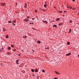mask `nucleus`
<instances>
[{
	"instance_id": "obj_1",
	"label": "nucleus",
	"mask_w": 79,
	"mask_h": 79,
	"mask_svg": "<svg viewBox=\"0 0 79 79\" xmlns=\"http://www.w3.org/2000/svg\"><path fill=\"white\" fill-rule=\"evenodd\" d=\"M6 4L5 3H1V5L2 6H5Z\"/></svg>"
},
{
	"instance_id": "obj_2",
	"label": "nucleus",
	"mask_w": 79,
	"mask_h": 79,
	"mask_svg": "<svg viewBox=\"0 0 79 79\" xmlns=\"http://www.w3.org/2000/svg\"><path fill=\"white\" fill-rule=\"evenodd\" d=\"M29 20L28 19H25L24 20V21H26V22H28V21H29Z\"/></svg>"
},
{
	"instance_id": "obj_3",
	"label": "nucleus",
	"mask_w": 79,
	"mask_h": 79,
	"mask_svg": "<svg viewBox=\"0 0 79 79\" xmlns=\"http://www.w3.org/2000/svg\"><path fill=\"white\" fill-rule=\"evenodd\" d=\"M19 62V60H17L16 61V63L17 64H19V63H18V62Z\"/></svg>"
},
{
	"instance_id": "obj_4",
	"label": "nucleus",
	"mask_w": 79,
	"mask_h": 79,
	"mask_svg": "<svg viewBox=\"0 0 79 79\" xmlns=\"http://www.w3.org/2000/svg\"><path fill=\"white\" fill-rule=\"evenodd\" d=\"M71 55V53H69L68 54H67L66 55V56H69V55Z\"/></svg>"
},
{
	"instance_id": "obj_5",
	"label": "nucleus",
	"mask_w": 79,
	"mask_h": 79,
	"mask_svg": "<svg viewBox=\"0 0 79 79\" xmlns=\"http://www.w3.org/2000/svg\"><path fill=\"white\" fill-rule=\"evenodd\" d=\"M43 22H44V23H46V24H47V23H48V22H47V21H44V20H43Z\"/></svg>"
},
{
	"instance_id": "obj_6",
	"label": "nucleus",
	"mask_w": 79,
	"mask_h": 79,
	"mask_svg": "<svg viewBox=\"0 0 79 79\" xmlns=\"http://www.w3.org/2000/svg\"><path fill=\"white\" fill-rule=\"evenodd\" d=\"M55 73H56V74H60V73H59L58 72H56V71H55Z\"/></svg>"
},
{
	"instance_id": "obj_7",
	"label": "nucleus",
	"mask_w": 79,
	"mask_h": 79,
	"mask_svg": "<svg viewBox=\"0 0 79 79\" xmlns=\"http://www.w3.org/2000/svg\"><path fill=\"white\" fill-rule=\"evenodd\" d=\"M26 6H27V5L26 4H25L24 6V8H26Z\"/></svg>"
},
{
	"instance_id": "obj_8",
	"label": "nucleus",
	"mask_w": 79,
	"mask_h": 79,
	"mask_svg": "<svg viewBox=\"0 0 79 79\" xmlns=\"http://www.w3.org/2000/svg\"><path fill=\"white\" fill-rule=\"evenodd\" d=\"M69 32H68V33H71V29H69Z\"/></svg>"
},
{
	"instance_id": "obj_9",
	"label": "nucleus",
	"mask_w": 79,
	"mask_h": 79,
	"mask_svg": "<svg viewBox=\"0 0 79 79\" xmlns=\"http://www.w3.org/2000/svg\"><path fill=\"white\" fill-rule=\"evenodd\" d=\"M58 20H60V19H59V18H57V19H56V21H58Z\"/></svg>"
},
{
	"instance_id": "obj_10",
	"label": "nucleus",
	"mask_w": 79,
	"mask_h": 79,
	"mask_svg": "<svg viewBox=\"0 0 79 79\" xmlns=\"http://www.w3.org/2000/svg\"><path fill=\"white\" fill-rule=\"evenodd\" d=\"M3 31L4 32H5V31H6V29H5L4 28H3Z\"/></svg>"
},
{
	"instance_id": "obj_11",
	"label": "nucleus",
	"mask_w": 79,
	"mask_h": 79,
	"mask_svg": "<svg viewBox=\"0 0 79 79\" xmlns=\"http://www.w3.org/2000/svg\"><path fill=\"white\" fill-rule=\"evenodd\" d=\"M8 37H9V36H8V35H7L6 36V38L8 39Z\"/></svg>"
},
{
	"instance_id": "obj_12",
	"label": "nucleus",
	"mask_w": 79,
	"mask_h": 79,
	"mask_svg": "<svg viewBox=\"0 0 79 79\" xmlns=\"http://www.w3.org/2000/svg\"><path fill=\"white\" fill-rule=\"evenodd\" d=\"M47 6V4H45L44 5V6L45 8H46V6Z\"/></svg>"
},
{
	"instance_id": "obj_13",
	"label": "nucleus",
	"mask_w": 79,
	"mask_h": 79,
	"mask_svg": "<svg viewBox=\"0 0 79 79\" xmlns=\"http://www.w3.org/2000/svg\"><path fill=\"white\" fill-rule=\"evenodd\" d=\"M62 24H63V23H59V26H61V25H62Z\"/></svg>"
},
{
	"instance_id": "obj_14",
	"label": "nucleus",
	"mask_w": 79,
	"mask_h": 79,
	"mask_svg": "<svg viewBox=\"0 0 79 79\" xmlns=\"http://www.w3.org/2000/svg\"><path fill=\"white\" fill-rule=\"evenodd\" d=\"M37 43H38V44H40L41 42L40 41H37Z\"/></svg>"
},
{
	"instance_id": "obj_15",
	"label": "nucleus",
	"mask_w": 79,
	"mask_h": 79,
	"mask_svg": "<svg viewBox=\"0 0 79 79\" xmlns=\"http://www.w3.org/2000/svg\"><path fill=\"white\" fill-rule=\"evenodd\" d=\"M8 50H10L11 49V47H8Z\"/></svg>"
},
{
	"instance_id": "obj_16",
	"label": "nucleus",
	"mask_w": 79,
	"mask_h": 79,
	"mask_svg": "<svg viewBox=\"0 0 79 79\" xmlns=\"http://www.w3.org/2000/svg\"><path fill=\"white\" fill-rule=\"evenodd\" d=\"M53 27H56V25H54L53 26Z\"/></svg>"
},
{
	"instance_id": "obj_17",
	"label": "nucleus",
	"mask_w": 79,
	"mask_h": 79,
	"mask_svg": "<svg viewBox=\"0 0 79 79\" xmlns=\"http://www.w3.org/2000/svg\"><path fill=\"white\" fill-rule=\"evenodd\" d=\"M35 72H38V70H37V69H36L35 70Z\"/></svg>"
},
{
	"instance_id": "obj_18",
	"label": "nucleus",
	"mask_w": 79,
	"mask_h": 79,
	"mask_svg": "<svg viewBox=\"0 0 79 79\" xmlns=\"http://www.w3.org/2000/svg\"><path fill=\"white\" fill-rule=\"evenodd\" d=\"M34 11H35V13H37V10H34Z\"/></svg>"
},
{
	"instance_id": "obj_19",
	"label": "nucleus",
	"mask_w": 79,
	"mask_h": 79,
	"mask_svg": "<svg viewBox=\"0 0 79 79\" xmlns=\"http://www.w3.org/2000/svg\"><path fill=\"white\" fill-rule=\"evenodd\" d=\"M13 23H16V20H14V21H13Z\"/></svg>"
},
{
	"instance_id": "obj_20",
	"label": "nucleus",
	"mask_w": 79,
	"mask_h": 79,
	"mask_svg": "<svg viewBox=\"0 0 79 79\" xmlns=\"http://www.w3.org/2000/svg\"><path fill=\"white\" fill-rule=\"evenodd\" d=\"M70 44V43H69V42H68L67 43V44L68 45H69Z\"/></svg>"
},
{
	"instance_id": "obj_21",
	"label": "nucleus",
	"mask_w": 79,
	"mask_h": 79,
	"mask_svg": "<svg viewBox=\"0 0 79 79\" xmlns=\"http://www.w3.org/2000/svg\"><path fill=\"white\" fill-rule=\"evenodd\" d=\"M31 71H32V72H34V69H32L31 70Z\"/></svg>"
},
{
	"instance_id": "obj_22",
	"label": "nucleus",
	"mask_w": 79,
	"mask_h": 79,
	"mask_svg": "<svg viewBox=\"0 0 79 79\" xmlns=\"http://www.w3.org/2000/svg\"><path fill=\"white\" fill-rule=\"evenodd\" d=\"M69 8H70V9H72V8H73V7H69Z\"/></svg>"
},
{
	"instance_id": "obj_23",
	"label": "nucleus",
	"mask_w": 79,
	"mask_h": 79,
	"mask_svg": "<svg viewBox=\"0 0 79 79\" xmlns=\"http://www.w3.org/2000/svg\"><path fill=\"white\" fill-rule=\"evenodd\" d=\"M8 23H11V21H8Z\"/></svg>"
},
{
	"instance_id": "obj_24",
	"label": "nucleus",
	"mask_w": 79,
	"mask_h": 79,
	"mask_svg": "<svg viewBox=\"0 0 79 79\" xmlns=\"http://www.w3.org/2000/svg\"><path fill=\"white\" fill-rule=\"evenodd\" d=\"M59 13H62V11H59Z\"/></svg>"
},
{
	"instance_id": "obj_25",
	"label": "nucleus",
	"mask_w": 79,
	"mask_h": 79,
	"mask_svg": "<svg viewBox=\"0 0 79 79\" xmlns=\"http://www.w3.org/2000/svg\"><path fill=\"white\" fill-rule=\"evenodd\" d=\"M73 9H72V10H75L76 8H73Z\"/></svg>"
},
{
	"instance_id": "obj_26",
	"label": "nucleus",
	"mask_w": 79,
	"mask_h": 79,
	"mask_svg": "<svg viewBox=\"0 0 79 79\" xmlns=\"http://www.w3.org/2000/svg\"><path fill=\"white\" fill-rule=\"evenodd\" d=\"M42 71H43V72H44V73L45 72V70H42Z\"/></svg>"
},
{
	"instance_id": "obj_27",
	"label": "nucleus",
	"mask_w": 79,
	"mask_h": 79,
	"mask_svg": "<svg viewBox=\"0 0 79 79\" xmlns=\"http://www.w3.org/2000/svg\"><path fill=\"white\" fill-rule=\"evenodd\" d=\"M11 47H13V45L12 44L11 45Z\"/></svg>"
},
{
	"instance_id": "obj_28",
	"label": "nucleus",
	"mask_w": 79,
	"mask_h": 79,
	"mask_svg": "<svg viewBox=\"0 0 79 79\" xmlns=\"http://www.w3.org/2000/svg\"><path fill=\"white\" fill-rule=\"evenodd\" d=\"M41 10H42V11H44V10L42 9H41Z\"/></svg>"
},
{
	"instance_id": "obj_29",
	"label": "nucleus",
	"mask_w": 79,
	"mask_h": 79,
	"mask_svg": "<svg viewBox=\"0 0 79 79\" xmlns=\"http://www.w3.org/2000/svg\"><path fill=\"white\" fill-rule=\"evenodd\" d=\"M73 22V21H72V20H70V23H72Z\"/></svg>"
},
{
	"instance_id": "obj_30",
	"label": "nucleus",
	"mask_w": 79,
	"mask_h": 79,
	"mask_svg": "<svg viewBox=\"0 0 79 79\" xmlns=\"http://www.w3.org/2000/svg\"><path fill=\"white\" fill-rule=\"evenodd\" d=\"M39 76H38L37 77V79H39Z\"/></svg>"
},
{
	"instance_id": "obj_31",
	"label": "nucleus",
	"mask_w": 79,
	"mask_h": 79,
	"mask_svg": "<svg viewBox=\"0 0 79 79\" xmlns=\"http://www.w3.org/2000/svg\"><path fill=\"white\" fill-rule=\"evenodd\" d=\"M13 25H14V26H15V25H16L15 24V23H13Z\"/></svg>"
},
{
	"instance_id": "obj_32",
	"label": "nucleus",
	"mask_w": 79,
	"mask_h": 79,
	"mask_svg": "<svg viewBox=\"0 0 79 79\" xmlns=\"http://www.w3.org/2000/svg\"><path fill=\"white\" fill-rule=\"evenodd\" d=\"M27 37V36L23 37V38H26Z\"/></svg>"
},
{
	"instance_id": "obj_33",
	"label": "nucleus",
	"mask_w": 79,
	"mask_h": 79,
	"mask_svg": "<svg viewBox=\"0 0 79 79\" xmlns=\"http://www.w3.org/2000/svg\"><path fill=\"white\" fill-rule=\"evenodd\" d=\"M46 48V49H49V48Z\"/></svg>"
},
{
	"instance_id": "obj_34",
	"label": "nucleus",
	"mask_w": 79,
	"mask_h": 79,
	"mask_svg": "<svg viewBox=\"0 0 79 79\" xmlns=\"http://www.w3.org/2000/svg\"><path fill=\"white\" fill-rule=\"evenodd\" d=\"M34 19H35L34 18H32V20H34Z\"/></svg>"
},
{
	"instance_id": "obj_35",
	"label": "nucleus",
	"mask_w": 79,
	"mask_h": 79,
	"mask_svg": "<svg viewBox=\"0 0 79 79\" xmlns=\"http://www.w3.org/2000/svg\"><path fill=\"white\" fill-rule=\"evenodd\" d=\"M54 79H58V78H57V77L55 78Z\"/></svg>"
},
{
	"instance_id": "obj_36",
	"label": "nucleus",
	"mask_w": 79,
	"mask_h": 79,
	"mask_svg": "<svg viewBox=\"0 0 79 79\" xmlns=\"http://www.w3.org/2000/svg\"><path fill=\"white\" fill-rule=\"evenodd\" d=\"M27 18L28 19H29V17H27Z\"/></svg>"
},
{
	"instance_id": "obj_37",
	"label": "nucleus",
	"mask_w": 79,
	"mask_h": 79,
	"mask_svg": "<svg viewBox=\"0 0 79 79\" xmlns=\"http://www.w3.org/2000/svg\"><path fill=\"white\" fill-rule=\"evenodd\" d=\"M75 0H73V2H74V1H75Z\"/></svg>"
},
{
	"instance_id": "obj_38",
	"label": "nucleus",
	"mask_w": 79,
	"mask_h": 79,
	"mask_svg": "<svg viewBox=\"0 0 79 79\" xmlns=\"http://www.w3.org/2000/svg\"><path fill=\"white\" fill-rule=\"evenodd\" d=\"M66 11H64V13H66Z\"/></svg>"
},
{
	"instance_id": "obj_39",
	"label": "nucleus",
	"mask_w": 79,
	"mask_h": 79,
	"mask_svg": "<svg viewBox=\"0 0 79 79\" xmlns=\"http://www.w3.org/2000/svg\"><path fill=\"white\" fill-rule=\"evenodd\" d=\"M3 48H2V50H3Z\"/></svg>"
},
{
	"instance_id": "obj_40",
	"label": "nucleus",
	"mask_w": 79,
	"mask_h": 79,
	"mask_svg": "<svg viewBox=\"0 0 79 79\" xmlns=\"http://www.w3.org/2000/svg\"><path fill=\"white\" fill-rule=\"evenodd\" d=\"M18 56H20V55L18 54Z\"/></svg>"
},
{
	"instance_id": "obj_41",
	"label": "nucleus",
	"mask_w": 79,
	"mask_h": 79,
	"mask_svg": "<svg viewBox=\"0 0 79 79\" xmlns=\"http://www.w3.org/2000/svg\"><path fill=\"white\" fill-rule=\"evenodd\" d=\"M29 24H32L31 23H30Z\"/></svg>"
},
{
	"instance_id": "obj_42",
	"label": "nucleus",
	"mask_w": 79,
	"mask_h": 79,
	"mask_svg": "<svg viewBox=\"0 0 79 79\" xmlns=\"http://www.w3.org/2000/svg\"><path fill=\"white\" fill-rule=\"evenodd\" d=\"M34 24V23H31V24Z\"/></svg>"
},
{
	"instance_id": "obj_43",
	"label": "nucleus",
	"mask_w": 79,
	"mask_h": 79,
	"mask_svg": "<svg viewBox=\"0 0 79 79\" xmlns=\"http://www.w3.org/2000/svg\"><path fill=\"white\" fill-rule=\"evenodd\" d=\"M79 56V55H78V57Z\"/></svg>"
},
{
	"instance_id": "obj_44",
	"label": "nucleus",
	"mask_w": 79,
	"mask_h": 79,
	"mask_svg": "<svg viewBox=\"0 0 79 79\" xmlns=\"http://www.w3.org/2000/svg\"><path fill=\"white\" fill-rule=\"evenodd\" d=\"M9 54V52H7V54Z\"/></svg>"
},
{
	"instance_id": "obj_45",
	"label": "nucleus",
	"mask_w": 79,
	"mask_h": 79,
	"mask_svg": "<svg viewBox=\"0 0 79 79\" xmlns=\"http://www.w3.org/2000/svg\"><path fill=\"white\" fill-rule=\"evenodd\" d=\"M14 50H15H15H16V49H14Z\"/></svg>"
},
{
	"instance_id": "obj_46",
	"label": "nucleus",
	"mask_w": 79,
	"mask_h": 79,
	"mask_svg": "<svg viewBox=\"0 0 79 79\" xmlns=\"http://www.w3.org/2000/svg\"><path fill=\"white\" fill-rule=\"evenodd\" d=\"M63 16H64V15H63Z\"/></svg>"
},
{
	"instance_id": "obj_47",
	"label": "nucleus",
	"mask_w": 79,
	"mask_h": 79,
	"mask_svg": "<svg viewBox=\"0 0 79 79\" xmlns=\"http://www.w3.org/2000/svg\"><path fill=\"white\" fill-rule=\"evenodd\" d=\"M1 65H2V64H1Z\"/></svg>"
},
{
	"instance_id": "obj_48",
	"label": "nucleus",
	"mask_w": 79,
	"mask_h": 79,
	"mask_svg": "<svg viewBox=\"0 0 79 79\" xmlns=\"http://www.w3.org/2000/svg\"><path fill=\"white\" fill-rule=\"evenodd\" d=\"M33 52H34V51H33Z\"/></svg>"
}]
</instances>
